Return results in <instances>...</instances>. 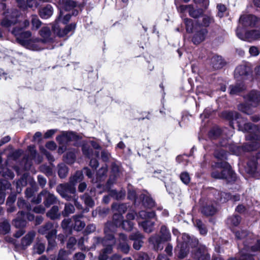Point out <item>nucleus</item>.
<instances>
[{
    "label": "nucleus",
    "mask_w": 260,
    "mask_h": 260,
    "mask_svg": "<svg viewBox=\"0 0 260 260\" xmlns=\"http://www.w3.org/2000/svg\"><path fill=\"white\" fill-rule=\"evenodd\" d=\"M107 171L108 169L107 165L102 167L100 169H99L97 173V180L101 181L104 179L106 176Z\"/></svg>",
    "instance_id": "6e6d98bb"
},
{
    "label": "nucleus",
    "mask_w": 260,
    "mask_h": 260,
    "mask_svg": "<svg viewBox=\"0 0 260 260\" xmlns=\"http://www.w3.org/2000/svg\"><path fill=\"white\" fill-rule=\"evenodd\" d=\"M86 205L88 207H92L94 205V202L92 199L87 193H85L81 197Z\"/></svg>",
    "instance_id": "13d9d810"
},
{
    "label": "nucleus",
    "mask_w": 260,
    "mask_h": 260,
    "mask_svg": "<svg viewBox=\"0 0 260 260\" xmlns=\"http://www.w3.org/2000/svg\"><path fill=\"white\" fill-rule=\"evenodd\" d=\"M246 171L249 174L260 173V152L256 154L255 160H250L247 162Z\"/></svg>",
    "instance_id": "ddd939ff"
},
{
    "label": "nucleus",
    "mask_w": 260,
    "mask_h": 260,
    "mask_svg": "<svg viewBox=\"0 0 260 260\" xmlns=\"http://www.w3.org/2000/svg\"><path fill=\"white\" fill-rule=\"evenodd\" d=\"M194 225L198 229L201 234L205 235L207 233V230L204 223L199 219H193Z\"/></svg>",
    "instance_id": "79ce46f5"
},
{
    "label": "nucleus",
    "mask_w": 260,
    "mask_h": 260,
    "mask_svg": "<svg viewBox=\"0 0 260 260\" xmlns=\"http://www.w3.org/2000/svg\"><path fill=\"white\" fill-rule=\"evenodd\" d=\"M120 168L119 166L116 163L112 164V174L110 177L108 181H107V185L110 186L115 182L117 179L120 177Z\"/></svg>",
    "instance_id": "6ab92c4d"
},
{
    "label": "nucleus",
    "mask_w": 260,
    "mask_h": 260,
    "mask_svg": "<svg viewBox=\"0 0 260 260\" xmlns=\"http://www.w3.org/2000/svg\"><path fill=\"white\" fill-rule=\"evenodd\" d=\"M143 237L140 232H137L132 234L129 236V239L134 240L133 247L136 250H139L142 246L143 241L142 239Z\"/></svg>",
    "instance_id": "b1692460"
},
{
    "label": "nucleus",
    "mask_w": 260,
    "mask_h": 260,
    "mask_svg": "<svg viewBox=\"0 0 260 260\" xmlns=\"http://www.w3.org/2000/svg\"><path fill=\"white\" fill-rule=\"evenodd\" d=\"M42 194H44V204L46 207L57 203V197L47 190H43L42 191Z\"/></svg>",
    "instance_id": "412c9836"
},
{
    "label": "nucleus",
    "mask_w": 260,
    "mask_h": 260,
    "mask_svg": "<svg viewBox=\"0 0 260 260\" xmlns=\"http://www.w3.org/2000/svg\"><path fill=\"white\" fill-rule=\"evenodd\" d=\"M31 29H38L42 24V22L36 15H32L31 16Z\"/></svg>",
    "instance_id": "49530a36"
},
{
    "label": "nucleus",
    "mask_w": 260,
    "mask_h": 260,
    "mask_svg": "<svg viewBox=\"0 0 260 260\" xmlns=\"http://www.w3.org/2000/svg\"><path fill=\"white\" fill-rule=\"evenodd\" d=\"M57 233V231H52L49 235H46V237L48 241V247L47 250L49 251L53 247L55 246L56 242L55 238Z\"/></svg>",
    "instance_id": "72a5a7b5"
},
{
    "label": "nucleus",
    "mask_w": 260,
    "mask_h": 260,
    "mask_svg": "<svg viewBox=\"0 0 260 260\" xmlns=\"http://www.w3.org/2000/svg\"><path fill=\"white\" fill-rule=\"evenodd\" d=\"M83 217L82 214L75 215L72 216V219L75 222L74 229L77 231H81L85 226L84 222L81 220V219Z\"/></svg>",
    "instance_id": "cd10ccee"
},
{
    "label": "nucleus",
    "mask_w": 260,
    "mask_h": 260,
    "mask_svg": "<svg viewBox=\"0 0 260 260\" xmlns=\"http://www.w3.org/2000/svg\"><path fill=\"white\" fill-rule=\"evenodd\" d=\"M40 35L42 37L45 41L51 40V31L48 27H43L40 30Z\"/></svg>",
    "instance_id": "8fccbe9b"
},
{
    "label": "nucleus",
    "mask_w": 260,
    "mask_h": 260,
    "mask_svg": "<svg viewBox=\"0 0 260 260\" xmlns=\"http://www.w3.org/2000/svg\"><path fill=\"white\" fill-rule=\"evenodd\" d=\"M109 195L115 200H119L124 198L125 193L123 191H117L116 190H110Z\"/></svg>",
    "instance_id": "09e8293b"
},
{
    "label": "nucleus",
    "mask_w": 260,
    "mask_h": 260,
    "mask_svg": "<svg viewBox=\"0 0 260 260\" xmlns=\"http://www.w3.org/2000/svg\"><path fill=\"white\" fill-rule=\"evenodd\" d=\"M53 13V9L51 5H47L40 9L39 15L43 19H48L50 17Z\"/></svg>",
    "instance_id": "bb28decb"
},
{
    "label": "nucleus",
    "mask_w": 260,
    "mask_h": 260,
    "mask_svg": "<svg viewBox=\"0 0 260 260\" xmlns=\"http://www.w3.org/2000/svg\"><path fill=\"white\" fill-rule=\"evenodd\" d=\"M211 173L213 178L219 179H226L228 182L235 181L236 178L235 173L231 170L226 162L216 163Z\"/></svg>",
    "instance_id": "7ed1b4c3"
},
{
    "label": "nucleus",
    "mask_w": 260,
    "mask_h": 260,
    "mask_svg": "<svg viewBox=\"0 0 260 260\" xmlns=\"http://www.w3.org/2000/svg\"><path fill=\"white\" fill-rule=\"evenodd\" d=\"M112 209L114 211H116L118 212V214H121L122 215L124 213L127 209V206L126 204L122 203V204H118V203H114L112 205Z\"/></svg>",
    "instance_id": "c9c22d12"
},
{
    "label": "nucleus",
    "mask_w": 260,
    "mask_h": 260,
    "mask_svg": "<svg viewBox=\"0 0 260 260\" xmlns=\"http://www.w3.org/2000/svg\"><path fill=\"white\" fill-rule=\"evenodd\" d=\"M76 28L75 23H71L66 25L64 28H61L58 23L52 25V29L54 34L60 38L67 36L70 31H74Z\"/></svg>",
    "instance_id": "f8f14e48"
},
{
    "label": "nucleus",
    "mask_w": 260,
    "mask_h": 260,
    "mask_svg": "<svg viewBox=\"0 0 260 260\" xmlns=\"http://www.w3.org/2000/svg\"><path fill=\"white\" fill-rule=\"evenodd\" d=\"M61 213L59 212V208L57 206H53L47 213V216L52 220L59 219Z\"/></svg>",
    "instance_id": "2f4dec72"
},
{
    "label": "nucleus",
    "mask_w": 260,
    "mask_h": 260,
    "mask_svg": "<svg viewBox=\"0 0 260 260\" xmlns=\"http://www.w3.org/2000/svg\"><path fill=\"white\" fill-rule=\"evenodd\" d=\"M4 15L5 17L1 22V25L6 27H9L16 24L17 21L16 14H13V13H10L8 11L5 12Z\"/></svg>",
    "instance_id": "f3484780"
},
{
    "label": "nucleus",
    "mask_w": 260,
    "mask_h": 260,
    "mask_svg": "<svg viewBox=\"0 0 260 260\" xmlns=\"http://www.w3.org/2000/svg\"><path fill=\"white\" fill-rule=\"evenodd\" d=\"M28 150L29 152V157L28 159H33L37 164L41 163L43 160L42 156L37 153L34 146H29Z\"/></svg>",
    "instance_id": "7c9ffc66"
},
{
    "label": "nucleus",
    "mask_w": 260,
    "mask_h": 260,
    "mask_svg": "<svg viewBox=\"0 0 260 260\" xmlns=\"http://www.w3.org/2000/svg\"><path fill=\"white\" fill-rule=\"evenodd\" d=\"M36 236V233L34 231H31L29 232L24 237H23L21 239V246L23 248L25 249L27 246H29Z\"/></svg>",
    "instance_id": "393cba45"
},
{
    "label": "nucleus",
    "mask_w": 260,
    "mask_h": 260,
    "mask_svg": "<svg viewBox=\"0 0 260 260\" xmlns=\"http://www.w3.org/2000/svg\"><path fill=\"white\" fill-rule=\"evenodd\" d=\"M221 134V130L219 128H214L212 129L209 133V136L211 139H216Z\"/></svg>",
    "instance_id": "680f3d73"
},
{
    "label": "nucleus",
    "mask_w": 260,
    "mask_h": 260,
    "mask_svg": "<svg viewBox=\"0 0 260 260\" xmlns=\"http://www.w3.org/2000/svg\"><path fill=\"white\" fill-rule=\"evenodd\" d=\"M182 240L180 244V249L178 255L180 258H184L187 255L190 247L193 249L199 246L198 240L195 237H191L186 234L182 235Z\"/></svg>",
    "instance_id": "39448f33"
},
{
    "label": "nucleus",
    "mask_w": 260,
    "mask_h": 260,
    "mask_svg": "<svg viewBox=\"0 0 260 260\" xmlns=\"http://www.w3.org/2000/svg\"><path fill=\"white\" fill-rule=\"evenodd\" d=\"M210 63L214 69H221L225 64L222 57L218 55H214L211 57Z\"/></svg>",
    "instance_id": "c85d7f7f"
},
{
    "label": "nucleus",
    "mask_w": 260,
    "mask_h": 260,
    "mask_svg": "<svg viewBox=\"0 0 260 260\" xmlns=\"http://www.w3.org/2000/svg\"><path fill=\"white\" fill-rule=\"evenodd\" d=\"M238 110L247 114H250L252 113L251 108L245 104H241L238 105Z\"/></svg>",
    "instance_id": "e2e57ef3"
},
{
    "label": "nucleus",
    "mask_w": 260,
    "mask_h": 260,
    "mask_svg": "<svg viewBox=\"0 0 260 260\" xmlns=\"http://www.w3.org/2000/svg\"><path fill=\"white\" fill-rule=\"evenodd\" d=\"M239 23L244 27H255L260 29V19L250 14L241 15Z\"/></svg>",
    "instance_id": "1a4fd4ad"
},
{
    "label": "nucleus",
    "mask_w": 260,
    "mask_h": 260,
    "mask_svg": "<svg viewBox=\"0 0 260 260\" xmlns=\"http://www.w3.org/2000/svg\"><path fill=\"white\" fill-rule=\"evenodd\" d=\"M191 256L196 260H211L207 248L202 245L197 246L191 251Z\"/></svg>",
    "instance_id": "9d476101"
},
{
    "label": "nucleus",
    "mask_w": 260,
    "mask_h": 260,
    "mask_svg": "<svg viewBox=\"0 0 260 260\" xmlns=\"http://www.w3.org/2000/svg\"><path fill=\"white\" fill-rule=\"evenodd\" d=\"M236 35L241 40L252 42L260 40V29L244 31L242 27L239 26L236 29Z\"/></svg>",
    "instance_id": "6e6552de"
},
{
    "label": "nucleus",
    "mask_w": 260,
    "mask_h": 260,
    "mask_svg": "<svg viewBox=\"0 0 260 260\" xmlns=\"http://www.w3.org/2000/svg\"><path fill=\"white\" fill-rule=\"evenodd\" d=\"M235 236L238 240H243L244 247H248L249 240H252L253 235L246 230H239L235 232Z\"/></svg>",
    "instance_id": "2eb2a0df"
},
{
    "label": "nucleus",
    "mask_w": 260,
    "mask_h": 260,
    "mask_svg": "<svg viewBox=\"0 0 260 260\" xmlns=\"http://www.w3.org/2000/svg\"><path fill=\"white\" fill-rule=\"evenodd\" d=\"M52 231H57L51 222H47L45 225L40 227L38 232L42 235H49Z\"/></svg>",
    "instance_id": "c756f323"
},
{
    "label": "nucleus",
    "mask_w": 260,
    "mask_h": 260,
    "mask_svg": "<svg viewBox=\"0 0 260 260\" xmlns=\"http://www.w3.org/2000/svg\"><path fill=\"white\" fill-rule=\"evenodd\" d=\"M127 241V237L125 235L122 233L119 234L117 248L124 253H127L129 251L130 247Z\"/></svg>",
    "instance_id": "dca6fc26"
},
{
    "label": "nucleus",
    "mask_w": 260,
    "mask_h": 260,
    "mask_svg": "<svg viewBox=\"0 0 260 260\" xmlns=\"http://www.w3.org/2000/svg\"><path fill=\"white\" fill-rule=\"evenodd\" d=\"M10 231V225L7 220L1 223V234H6Z\"/></svg>",
    "instance_id": "0e129e2a"
},
{
    "label": "nucleus",
    "mask_w": 260,
    "mask_h": 260,
    "mask_svg": "<svg viewBox=\"0 0 260 260\" xmlns=\"http://www.w3.org/2000/svg\"><path fill=\"white\" fill-rule=\"evenodd\" d=\"M45 249V246L44 244L37 242L34 245V253L41 254L44 251Z\"/></svg>",
    "instance_id": "4d7b16f0"
},
{
    "label": "nucleus",
    "mask_w": 260,
    "mask_h": 260,
    "mask_svg": "<svg viewBox=\"0 0 260 260\" xmlns=\"http://www.w3.org/2000/svg\"><path fill=\"white\" fill-rule=\"evenodd\" d=\"M76 158L75 152L70 151L67 153L64 156L66 161L68 164H72L74 162Z\"/></svg>",
    "instance_id": "052dcab7"
},
{
    "label": "nucleus",
    "mask_w": 260,
    "mask_h": 260,
    "mask_svg": "<svg viewBox=\"0 0 260 260\" xmlns=\"http://www.w3.org/2000/svg\"><path fill=\"white\" fill-rule=\"evenodd\" d=\"M59 3L66 11H70L76 7V3L72 0H59Z\"/></svg>",
    "instance_id": "58836bf2"
},
{
    "label": "nucleus",
    "mask_w": 260,
    "mask_h": 260,
    "mask_svg": "<svg viewBox=\"0 0 260 260\" xmlns=\"http://www.w3.org/2000/svg\"><path fill=\"white\" fill-rule=\"evenodd\" d=\"M75 211L74 206L70 203L64 204V208L61 212V215L64 217H67L70 214H73Z\"/></svg>",
    "instance_id": "4c0bfd02"
},
{
    "label": "nucleus",
    "mask_w": 260,
    "mask_h": 260,
    "mask_svg": "<svg viewBox=\"0 0 260 260\" xmlns=\"http://www.w3.org/2000/svg\"><path fill=\"white\" fill-rule=\"evenodd\" d=\"M193 32L194 34L192 38V42L194 44L198 45L206 39L208 33V30L206 28L201 27L200 24V26L196 27V29Z\"/></svg>",
    "instance_id": "9b49d317"
},
{
    "label": "nucleus",
    "mask_w": 260,
    "mask_h": 260,
    "mask_svg": "<svg viewBox=\"0 0 260 260\" xmlns=\"http://www.w3.org/2000/svg\"><path fill=\"white\" fill-rule=\"evenodd\" d=\"M78 138V136L73 132H63L61 135L56 137V140L59 144H66L69 142L76 141Z\"/></svg>",
    "instance_id": "4468645a"
},
{
    "label": "nucleus",
    "mask_w": 260,
    "mask_h": 260,
    "mask_svg": "<svg viewBox=\"0 0 260 260\" xmlns=\"http://www.w3.org/2000/svg\"><path fill=\"white\" fill-rule=\"evenodd\" d=\"M214 156L220 160L226 159L227 158V152L222 149H217L214 152Z\"/></svg>",
    "instance_id": "864d4df0"
},
{
    "label": "nucleus",
    "mask_w": 260,
    "mask_h": 260,
    "mask_svg": "<svg viewBox=\"0 0 260 260\" xmlns=\"http://www.w3.org/2000/svg\"><path fill=\"white\" fill-rule=\"evenodd\" d=\"M160 236H159L163 242H167L171 240V233L167 228L162 225L160 230Z\"/></svg>",
    "instance_id": "f704fd0d"
},
{
    "label": "nucleus",
    "mask_w": 260,
    "mask_h": 260,
    "mask_svg": "<svg viewBox=\"0 0 260 260\" xmlns=\"http://www.w3.org/2000/svg\"><path fill=\"white\" fill-rule=\"evenodd\" d=\"M25 213L24 211H21L18 213L17 217L13 221V224L17 228H23L26 224V221L24 217Z\"/></svg>",
    "instance_id": "5701e85b"
},
{
    "label": "nucleus",
    "mask_w": 260,
    "mask_h": 260,
    "mask_svg": "<svg viewBox=\"0 0 260 260\" xmlns=\"http://www.w3.org/2000/svg\"><path fill=\"white\" fill-rule=\"evenodd\" d=\"M188 13L191 17L198 18L203 15V10L202 9H194L193 6L191 5Z\"/></svg>",
    "instance_id": "de8ad7c7"
},
{
    "label": "nucleus",
    "mask_w": 260,
    "mask_h": 260,
    "mask_svg": "<svg viewBox=\"0 0 260 260\" xmlns=\"http://www.w3.org/2000/svg\"><path fill=\"white\" fill-rule=\"evenodd\" d=\"M56 191L67 201H71V197L76 194V188L69 181L61 183L56 187Z\"/></svg>",
    "instance_id": "0eeeda50"
},
{
    "label": "nucleus",
    "mask_w": 260,
    "mask_h": 260,
    "mask_svg": "<svg viewBox=\"0 0 260 260\" xmlns=\"http://www.w3.org/2000/svg\"><path fill=\"white\" fill-rule=\"evenodd\" d=\"M29 20L25 19L23 21L19 22L11 31L12 34L16 37L17 40L23 45L30 44L31 42V41L28 42L27 40L31 37V32L28 30H24L29 26Z\"/></svg>",
    "instance_id": "20e7f679"
},
{
    "label": "nucleus",
    "mask_w": 260,
    "mask_h": 260,
    "mask_svg": "<svg viewBox=\"0 0 260 260\" xmlns=\"http://www.w3.org/2000/svg\"><path fill=\"white\" fill-rule=\"evenodd\" d=\"M229 89L231 94H237L245 89V86L243 83H239L231 85Z\"/></svg>",
    "instance_id": "37998d69"
},
{
    "label": "nucleus",
    "mask_w": 260,
    "mask_h": 260,
    "mask_svg": "<svg viewBox=\"0 0 260 260\" xmlns=\"http://www.w3.org/2000/svg\"><path fill=\"white\" fill-rule=\"evenodd\" d=\"M184 23L186 26V31L191 33L193 32L196 27L200 26V23L198 20L193 21L191 19L186 18L184 19Z\"/></svg>",
    "instance_id": "a878e982"
},
{
    "label": "nucleus",
    "mask_w": 260,
    "mask_h": 260,
    "mask_svg": "<svg viewBox=\"0 0 260 260\" xmlns=\"http://www.w3.org/2000/svg\"><path fill=\"white\" fill-rule=\"evenodd\" d=\"M17 206L19 209H22L25 213V211L31 210V206L29 204L25 202L22 198H19L17 201Z\"/></svg>",
    "instance_id": "c03bdc74"
},
{
    "label": "nucleus",
    "mask_w": 260,
    "mask_h": 260,
    "mask_svg": "<svg viewBox=\"0 0 260 260\" xmlns=\"http://www.w3.org/2000/svg\"><path fill=\"white\" fill-rule=\"evenodd\" d=\"M223 117L231 121L230 125L233 127V122L234 120H237L240 131L248 132L249 134L246 136V138L250 140L245 146L244 148L247 151H253L257 149L259 146L260 142V127L258 125L251 123H245L240 118V115L236 111H226L222 113Z\"/></svg>",
    "instance_id": "f257e3e1"
},
{
    "label": "nucleus",
    "mask_w": 260,
    "mask_h": 260,
    "mask_svg": "<svg viewBox=\"0 0 260 260\" xmlns=\"http://www.w3.org/2000/svg\"><path fill=\"white\" fill-rule=\"evenodd\" d=\"M216 209L212 205L206 204L201 209L202 213L209 216L213 215L216 212Z\"/></svg>",
    "instance_id": "473e14b6"
},
{
    "label": "nucleus",
    "mask_w": 260,
    "mask_h": 260,
    "mask_svg": "<svg viewBox=\"0 0 260 260\" xmlns=\"http://www.w3.org/2000/svg\"><path fill=\"white\" fill-rule=\"evenodd\" d=\"M139 224L143 228L144 231L148 233H150L153 231L154 222L150 220H145Z\"/></svg>",
    "instance_id": "a19ab883"
},
{
    "label": "nucleus",
    "mask_w": 260,
    "mask_h": 260,
    "mask_svg": "<svg viewBox=\"0 0 260 260\" xmlns=\"http://www.w3.org/2000/svg\"><path fill=\"white\" fill-rule=\"evenodd\" d=\"M68 173V168L67 166L63 164L58 165V174L60 178H64L67 176Z\"/></svg>",
    "instance_id": "3c124183"
},
{
    "label": "nucleus",
    "mask_w": 260,
    "mask_h": 260,
    "mask_svg": "<svg viewBox=\"0 0 260 260\" xmlns=\"http://www.w3.org/2000/svg\"><path fill=\"white\" fill-rule=\"evenodd\" d=\"M248 247H245L241 250V255L239 260H254L251 254V252H260V239L254 240L252 237V240H249Z\"/></svg>",
    "instance_id": "423d86ee"
},
{
    "label": "nucleus",
    "mask_w": 260,
    "mask_h": 260,
    "mask_svg": "<svg viewBox=\"0 0 260 260\" xmlns=\"http://www.w3.org/2000/svg\"><path fill=\"white\" fill-rule=\"evenodd\" d=\"M140 198L142 199L143 204L145 207L151 208L154 206V201L149 196L142 194Z\"/></svg>",
    "instance_id": "e433bc0d"
},
{
    "label": "nucleus",
    "mask_w": 260,
    "mask_h": 260,
    "mask_svg": "<svg viewBox=\"0 0 260 260\" xmlns=\"http://www.w3.org/2000/svg\"><path fill=\"white\" fill-rule=\"evenodd\" d=\"M123 229L126 231H131L133 226V223L131 221L123 220L121 226Z\"/></svg>",
    "instance_id": "338daca9"
},
{
    "label": "nucleus",
    "mask_w": 260,
    "mask_h": 260,
    "mask_svg": "<svg viewBox=\"0 0 260 260\" xmlns=\"http://www.w3.org/2000/svg\"><path fill=\"white\" fill-rule=\"evenodd\" d=\"M218 196H219V197L217 198V199L222 203L226 202L231 198L230 194L224 192H218Z\"/></svg>",
    "instance_id": "bf43d9fd"
},
{
    "label": "nucleus",
    "mask_w": 260,
    "mask_h": 260,
    "mask_svg": "<svg viewBox=\"0 0 260 260\" xmlns=\"http://www.w3.org/2000/svg\"><path fill=\"white\" fill-rule=\"evenodd\" d=\"M227 224L230 226H237L241 222V217L238 215H233L227 219Z\"/></svg>",
    "instance_id": "a18cd8bd"
},
{
    "label": "nucleus",
    "mask_w": 260,
    "mask_h": 260,
    "mask_svg": "<svg viewBox=\"0 0 260 260\" xmlns=\"http://www.w3.org/2000/svg\"><path fill=\"white\" fill-rule=\"evenodd\" d=\"M245 99L252 106L256 107L260 102V94L256 91L252 90L245 97Z\"/></svg>",
    "instance_id": "a211bd4d"
},
{
    "label": "nucleus",
    "mask_w": 260,
    "mask_h": 260,
    "mask_svg": "<svg viewBox=\"0 0 260 260\" xmlns=\"http://www.w3.org/2000/svg\"><path fill=\"white\" fill-rule=\"evenodd\" d=\"M213 22V18L208 16H204L202 23H200L201 27H207L210 25V24Z\"/></svg>",
    "instance_id": "69168bd1"
},
{
    "label": "nucleus",
    "mask_w": 260,
    "mask_h": 260,
    "mask_svg": "<svg viewBox=\"0 0 260 260\" xmlns=\"http://www.w3.org/2000/svg\"><path fill=\"white\" fill-rule=\"evenodd\" d=\"M180 178L182 182L185 184H187L190 182V178L187 172H182L180 175Z\"/></svg>",
    "instance_id": "774afa93"
},
{
    "label": "nucleus",
    "mask_w": 260,
    "mask_h": 260,
    "mask_svg": "<svg viewBox=\"0 0 260 260\" xmlns=\"http://www.w3.org/2000/svg\"><path fill=\"white\" fill-rule=\"evenodd\" d=\"M83 179V175L82 171H78L75 174L70 177L69 182L76 187V184L81 181Z\"/></svg>",
    "instance_id": "ea45409f"
},
{
    "label": "nucleus",
    "mask_w": 260,
    "mask_h": 260,
    "mask_svg": "<svg viewBox=\"0 0 260 260\" xmlns=\"http://www.w3.org/2000/svg\"><path fill=\"white\" fill-rule=\"evenodd\" d=\"M221 146L222 147H228L229 149L232 151L234 154L236 155H239L241 151V148L235 145H231V144H221Z\"/></svg>",
    "instance_id": "603ef678"
},
{
    "label": "nucleus",
    "mask_w": 260,
    "mask_h": 260,
    "mask_svg": "<svg viewBox=\"0 0 260 260\" xmlns=\"http://www.w3.org/2000/svg\"><path fill=\"white\" fill-rule=\"evenodd\" d=\"M250 72V67L246 64H242L236 68L235 70V77L236 78H239L241 77V78L243 79Z\"/></svg>",
    "instance_id": "aec40b11"
},
{
    "label": "nucleus",
    "mask_w": 260,
    "mask_h": 260,
    "mask_svg": "<svg viewBox=\"0 0 260 260\" xmlns=\"http://www.w3.org/2000/svg\"><path fill=\"white\" fill-rule=\"evenodd\" d=\"M149 242L152 245L154 249L155 250H160L163 248L161 243L164 242L158 235L151 236L149 239Z\"/></svg>",
    "instance_id": "4be33fe9"
},
{
    "label": "nucleus",
    "mask_w": 260,
    "mask_h": 260,
    "mask_svg": "<svg viewBox=\"0 0 260 260\" xmlns=\"http://www.w3.org/2000/svg\"><path fill=\"white\" fill-rule=\"evenodd\" d=\"M110 223H107L105 228V233L106 234L104 238L100 237H95L94 238V244L99 245L102 244L103 246L106 247L102 251L99 255L100 260H106L108 256V255L111 253L113 250V246L115 244V240L112 234H108V228L110 225Z\"/></svg>",
    "instance_id": "f03ea898"
},
{
    "label": "nucleus",
    "mask_w": 260,
    "mask_h": 260,
    "mask_svg": "<svg viewBox=\"0 0 260 260\" xmlns=\"http://www.w3.org/2000/svg\"><path fill=\"white\" fill-rule=\"evenodd\" d=\"M123 220V216L121 214L115 213L113 216V222L116 226H120Z\"/></svg>",
    "instance_id": "5fc2aeb1"
}]
</instances>
